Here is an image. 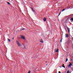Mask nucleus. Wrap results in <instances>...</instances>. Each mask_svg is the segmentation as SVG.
Segmentation results:
<instances>
[{
  "mask_svg": "<svg viewBox=\"0 0 73 73\" xmlns=\"http://www.w3.org/2000/svg\"><path fill=\"white\" fill-rule=\"evenodd\" d=\"M21 37L22 39H23V40H25V37H24V36H23V35H21Z\"/></svg>",
  "mask_w": 73,
  "mask_h": 73,
  "instance_id": "obj_1",
  "label": "nucleus"
},
{
  "mask_svg": "<svg viewBox=\"0 0 73 73\" xmlns=\"http://www.w3.org/2000/svg\"><path fill=\"white\" fill-rule=\"evenodd\" d=\"M55 52H58V49L57 48H56L55 50Z\"/></svg>",
  "mask_w": 73,
  "mask_h": 73,
  "instance_id": "obj_2",
  "label": "nucleus"
},
{
  "mask_svg": "<svg viewBox=\"0 0 73 73\" xmlns=\"http://www.w3.org/2000/svg\"><path fill=\"white\" fill-rule=\"evenodd\" d=\"M72 65V63H70L69 65L68 66V67H70Z\"/></svg>",
  "mask_w": 73,
  "mask_h": 73,
  "instance_id": "obj_3",
  "label": "nucleus"
},
{
  "mask_svg": "<svg viewBox=\"0 0 73 73\" xmlns=\"http://www.w3.org/2000/svg\"><path fill=\"white\" fill-rule=\"evenodd\" d=\"M21 46V43L19 42V46Z\"/></svg>",
  "mask_w": 73,
  "mask_h": 73,
  "instance_id": "obj_4",
  "label": "nucleus"
},
{
  "mask_svg": "<svg viewBox=\"0 0 73 73\" xmlns=\"http://www.w3.org/2000/svg\"><path fill=\"white\" fill-rule=\"evenodd\" d=\"M40 42H42V43H43L44 42H43V40H42V39H41L40 40Z\"/></svg>",
  "mask_w": 73,
  "mask_h": 73,
  "instance_id": "obj_5",
  "label": "nucleus"
},
{
  "mask_svg": "<svg viewBox=\"0 0 73 73\" xmlns=\"http://www.w3.org/2000/svg\"><path fill=\"white\" fill-rule=\"evenodd\" d=\"M43 20L44 21H46V18L44 17Z\"/></svg>",
  "mask_w": 73,
  "mask_h": 73,
  "instance_id": "obj_6",
  "label": "nucleus"
},
{
  "mask_svg": "<svg viewBox=\"0 0 73 73\" xmlns=\"http://www.w3.org/2000/svg\"><path fill=\"white\" fill-rule=\"evenodd\" d=\"M65 37H66V38L68 37V34H65Z\"/></svg>",
  "mask_w": 73,
  "mask_h": 73,
  "instance_id": "obj_7",
  "label": "nucleus"
},
{
  "mask_svg": "<svg viewBox=\"0 0 73 73\" xmlns=\"http://www.w3.org/2000/svg\"><path fill=\"white\" fill-rule=\"evenodd\" d=\"M23 48L24 49H26L25 45H23Z\"/></svg>",
  "mask_w": 73,
  "mask_h": 73,
  "instance_id": "obj_8",
  "label": "nucleus"
},
{
  "mask_svg": "<svg viewBox=\"0 0 73 73\" xmlns=\"http://www.w3.org/2000/svg\"><path fill=\"white\" fill-rule=\"evenodd\" d=\"M67 30L68 31V32H70V29L69 28H67Z\"/></svg>",
  "mask_w": 73,
  "mask_h": 73,
  "instance_id": "obj_9",
  "label": "nucleus"
},
{
  "mask_svg": "<svg viewBox=\"0 0 73 73\" xmlns=\"http://www.w3.org/2000/svg\"><path fill=\"white\" fill-rule=\"evenodd\" d=\"M31 9H32V11L33 12H35V11L34 10H33V9L32 8H31Z\"/></svg>",
  "mask_w": 73,
  "mask_h": 73,
  "instance_id": "obj_10",
  "label": "nucleus"
},
{
  "mask_svg": "<svg viewBox=\"0 0 73 73\" xmlns=\"http://www.w3.org/2000/svg\"><path fill=\"white\" fill-rule=\"evenodd\" d=\"M8 41H9V42H11V40L9 39L8 38H7Z\"/></svg>",
  "mask_w": 73,
  "mask_h": 73,
  "instance_id": "obj_11",
  "label": "nucleus"
},
{
  "mask_svg": "<svg viewBox=\"0 0 73 73\" xmlns=\"http://www.w3.org/2000/svg\"><path fill=\"white\" fill-rule=\"evenodd\" d=\"M16 42H17V45H19V42H18L16 40Z\"/></svg>",
  "mask_w": 73,
  "mask_h": 73,
  "instance_id": "obj_12",
  "label": "nucleus"
},
{
  "mask_svg": "<svg viewBox=\"0 0 73 73\" xmlns=\"http://www.w3.org/2000/svg\"><path fill=\"white\" fill-rule=\"evenodd\" d=\"M67 73H70V72H69V70H68L67 71Z\"/></svg>",
  "mask_w": 73,
  "mask_h": 73,
  "instance_id": "obj_13",
  "label": "nucleus"
},
{
  "mask_svg": "<svg viewBox=\"0 0 73 73\" xmlns=\"http://www.w3.org/2000/svg\"><path fill=\"white\" fill-rule=\"evenodd\" d=\"M66 9H63L62 10V12H63V11H65V10Z\"/></svg>",
  "mask_w": 73,
  "mask_h": 73,
  "instance_id": "obj_14",
  "label": "nucleus"
},
{
  "mask_svg": "<svg viewBox=\"0 0 73 73\" xmlns=\"http://www.w3.org/2000/svg\"><path fill=\"white\" fill-rule=\"evenodd\" d=\"M70 16H73V14H70Z\"/></svg>",
  "mask_w": 73,
  "mask_h": 73,
  "instance_id": "obj_15",
  "label": "nucleus"
},
{
  "mask_svg": "<svg viewBox=\"0 0 73 73\" xmlns=\"http://www.w3.org/2000/svg\"><path fill=\"white\" fill-rule=\"evenodd\" d=\"M71 20H72V21H73V18H71Z\"/></svg>",
  "mask_w": 73,
  "mask_h": 73,
  "instance_id": "obj_16",
  "label": "nucleus"
},
{
  "mask_svg": "<svg viewBox=\"0 0 73 73\" xmlns=\"http://www.w3.org/2000/svg\"><path fill=\"white\" fill-rule=\"evenodd\" d=\"M62 67H63V68H65V67L64 66H62Z\"/></svg>",
  "mask_w": 73,
  "mask_h": 73,
  "instance_id": "obj_17",
  "label": "nucleus"
},
{
  "mask_svg": "<svg viewBox=\"0 0 73 73\" xmlns=\"http://www.w3.org/2000/svg\"><path fill=\"white\" fill-rule=\"evenodd\" d=\"M7 3L9 4V5H10V3H9L8 2H7Z\"/></svg>",
  "mask_w": 73,
  "mask_h": 73,
  "instance_id": "obj_18",
  "label": "nucleus"
},
{
  "mask_svg": "<svg viewBox=\"0 0 73 73\" xmlns=\"http://www.w3.org/2000/svg\"><path fill=\"white\" fill-rule=\"evenodd\" d=\"M68 60V58H67L66 60V62H67Z\"/></svg>",
  "mask_w": 73,
  "mask_h": 73,
  "instance_id": "obj_19",
  "label": "nucleus"
},
{
  "mask_svg": "<svg viewBox=\"0 0 73 73\" xmlns=\"http://www.w3.org/2000/svg\"><path fill=\"white\" fill-rule=\"evenodd\" d=\"M62 39L60 40V42H62Z\"/></svg>",
  "mask_w": 73,
  "mask_h": 73,
  "instance_id": "obj_20",
  "label": "nucleus"
},
{
  "mask_svg": "<svg viewBox=\"0 0 73 73\" xmlns=\"http://www.w3.org/2000/svg\"><path fill=\"white\" fill-rule=\"evenodd\" d=\"M28 73H31V71H29V72Z\"/></svg>",
  "mask_w": 73,
  "mask_h": 73,
  "instance_id": "obj_21",
  "label": "nucleus"
},
{
  "mask_svg": "<svg viewBox=\"0 0 73 73\" xmlns=\"http://www.w3.org/2000/svg\"><path fill=\"white\" fill-rule=\"evenodd\" d=\"M22 30H25V29L23 28V29H22Z\"/></svg>",
  "mask_w": 73,
  "mask_h": 73,
  "instance_id": "obj_22",
  "label": "nucleus"
},
{
  "mask_svg": "<svg viewBox=\"0 0 73 73\" xmlns=\"http://www.w3.org/2000/svg\"><path fill=\"white\" fill-rule=\"evenodd\" d=\"M58 73H61V72L60 71H59Z\"/></svg>",
  "mask_w": 73,
  "mask_h": 73,
  "instance_id": "obj_23",
  "label": "nucleus"
},
{
  "mask_svg": "<svg viewBox=\"0 0 73 73\" xmlns=\"http://www.w3.org/2000/svg\"><path fill=\"white\" fill-rule=\"evenodd\" d=\"M12 39L13 40H14V38H13Z\"/></svg>",
  "mask_w": 73,
  "mask_h": 73,
  "instance_id": "obj_24",
  "label": "nucleus"
},
{
  "mask_svg": "<svg viewBox=\"0 0 73 73\" xmlns=\"http://www.w3.org/2000/svg\"><path fill=\"white\" fill-rule=\"evenodd\" d=\"M60 14H61V12H60V13H59V14L60 15Z\"/></svg>",
  "mask_w": 73,
  "mask_h": 73,
  "instance_id": "obj_25",
  "label": "nucleus"
},
{
  "mask_svg": "<svg viewBox=\"0 0 73 73\" xmlns=\"http://www.w3.org/2000/svg\"><path fill=\"white\" fill-rule=\"evenodd\" d=\"M62 65H63V66L64 65V64H63Z\"/></svg>",
  "mask_w": 73,
  "mask_h": 73,
  "instance_id": "obj_26",
  "label": "nucleus"
},
{
  "mask_svg": "<svg viewBox=\"0 0 73 73\" xmlns=\"http://www.w3.org/2000/svg\"><path fill=\"white\" fill-rule=\"evenodd\" d=\"M60 14H59L58 15V16H59V15H60Z\"/></svg>",
  "mask_w": 73,
  "mask_h": 73,
  "instance_id": "obj_27",
  "label": "nucleus"
},
{
  "mask_svg": "<svg viewBox=\"0 0 73 73\" xmlns=\"http://www.w3.org/2000/svg\"><path fill=\"white\" fill-rule=\"evenodd\" d=\"M48 65V64H46V66H47Z\"/></svg>",
  "mask_w": 73,
  "mask_h": 73,
  "instance_id": "obj_28",
  "label": "nucleus"
},
{
  "mask_svg": "<svg viewBox=\"0 0 73 73\" xmlns=\"http://www.w3.org/2000/svg\"><path fill=\"white\" fill-rule=\"evenodd\" d=\"M71 61H72V59L71 60Z\"/></svg>",
  "mask_w": 73,
  "mask_h": 73,
  "instance_id": "obj_29",
  "label": "nucleus"
},
{
  "mask_svg": "<svg viewBox=\"0 0 73 73\" xmlns=\"http://www.w3.org/2000/svg\"><path fill=\"white\" fill-rule=\"evenodd\" d=\"M68 8H70V7H69Z\"/></svg>",
  "mask_w": 73,
  "mask_h": 73,
  "instance_id": "obj_30",
  "label": "nucleus"
},
{
  "mask_svg": "<svg viewBox=\"0 0 73 73\" xmlns=\"http://www.w3.org/2000/svg\"><path fill=\"white\" fill-rule=\"evenodd\" d=\"M46 62H47V61H46Z\"/></svg>",
  "mask_w": 73,
  "mask_h": 73,
  "instance_id": "obj_31",
  "label": "nucleus"
},
{
  "mask_svg": "<svg viewBox=\"0 0 73 73\" xmlns=\"http://www.w3.org/2000/svg\"><path fill=\"white\" fill-rule=\"evenodd\" d=\"M12 1H13V0H11Z\"/></svg>",
  "mask_w": 73,
  "mask_h": 73,
  "instance_id": "obj_32",
  "label": "nucleus"
}]
</instances>
